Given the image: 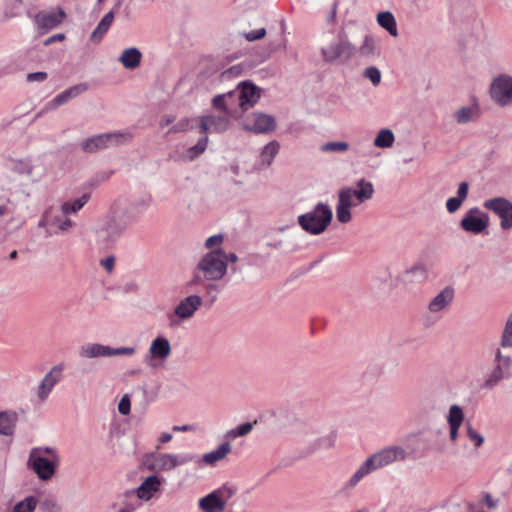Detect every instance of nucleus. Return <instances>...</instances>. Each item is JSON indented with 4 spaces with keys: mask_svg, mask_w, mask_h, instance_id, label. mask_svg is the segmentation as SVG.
Listing matches in <instances>:
<instances>
[{
    "mask_svg": "<svg viewBox=\"0 0 512 512\" xmlns=\"http://www.w3.org/2000/svg\"><path fill=\"white\" fill-rule=\"evenodd\" d=\"M408 456L409 452L401 445L383 447L359 465L355 472L343 483L340 492L345 495L350 494L365 477L395 462H403Z\"/></svg>",
    "mask_w": 512,
    "mask_h": 512,
    "instance_id": "1",
    "label": "nucleus"
},
{
    "mask_svg": "<svg viewBox=\"0 0 512 512\" xmlns=\"http://www.w3.org/2000/svg\"><path fill=\"white\" fill-rule=\"evenodd\" d=\"M374 186L372 182L360 179L355 187H344L338 191V200L336 204V218L346 224L352 220L351 209L370 199L374 195Z\"/></svg>",
    "mask_w": 512,
    "mask_h": 512,
    "instance_id": "2",
    "label": "nucleus"
},
{
    "mask_svg": "<svg viewBox=\"0 0 512 512\" xmlns=\"http://www.w3.org/2000/svg\"><path fill=\"white\" fill-rule=\"evenodd\" d=\"M59 463V456L55 448L50 446L34 447L30 450L27 467L42 481L50 480Z\"/></svg>",
    "mask_w": 512,
    "mask_h": 512,
    "instance_id": "3",
    "label": "nucleus"
},
{
    "mask_svg": "<svg viewBox=\"0 0 512 512\" xmlns=\"http://www.w3.org/2000/svg\"><path fill=\"white\" fill-rule=\"evenodd\" d=\"M356 51L357 47L349 40L347 34L340 32L321 47L320 54L324 63L341 65L349 62Z\"/></svg>",
    "mask_w": 512,
    "mask_h": 512,
    "instance_id": "4",
    "label": "nucleus"
},
{
    "mask_svg": "<svg viewBox=\"0 0 512 512\" xmlns=\"http://www.w3.org/2000/svg\"><path fill=\"white\" fill-rule=\"evenodd\" d=\"M126 228L127 224L123 217L116 212H110L96 223L94 229L96 241L101 246H111L123 235Z\"/></svg>",
    "mask_w": 512,
    "mask_h": 512,
    "instance_id": "5",
    "label": "nucleus"
},
{
    "mask_svg": "<svg viewBox=\"0 0 512 512\" xmlns=\"http://www.w3.org/2000/svg\"><path fill=\"white\" fill-rule=\"evenodd\" d=\"M333 217L332 209L325 203L319 202L314 208L298 216V224L312 235L323 233Z\"/></svg>",
    "mask_w": 512,
    "mask_h": 512,
    "instance_id": "6",
    "label": "nucleus"
},
{
    "mask_svg": "<svg viewBox=\"0 0 512 512\" xmlns=\"http://www.w3.org/2000/svg\"><path fill=\"white\" fill-rule=\"evenodd\" d=\"M224 250L214 249L204 254L196 265V270L200 272L208 281H219L227 274V265L224 263Z\"/></svg>",
    "mask_w": 512,
    "mask_h": 512,
    "instance_id": "7",
    "label": "nucleus"
},
{
    "mask_svg": "<svg viewBox=\"0 0 512 512\" xmlns=\"http://www.w3.org/2000/svg\"><path fill=\"white\" fill-rule=\"evenodd\" d=\"M505 348L496 347L494 349L493 367L486 376L483 387L494 388L501 381L509 379L512 375V356L504 353Z\"/></svg>",
    "mask_w": 512,
    "mask_h": 512,
    "instance_id": "8",
    "label": "nucleus"
},
{
    "mask_svg": "<svg viewBox=\"0 0 512 512\" xmlns=\"http://www.w3.org/2000/svg\"><path fill=\"white\" fill-rule=\"evenodd\" d=\"M133 135L130 131H116L89 137L81 142L84 152L93 153L100 149L119 146L128 143Z\"/></svg>",
    "mask_w": 512,
    "mask_h": 512,
    "instance_id": "9",
    "label": "nucleus"
},
{
    "mask_svg": "<svg viewBox=\"0 0 512 512\" xmlns=\"http://www.w3.org/2000/svg\"><path fill=\"white\" fill-rule=\"evenodd\" d=\"M237 492L234 485L224 484L213 490L198 501V506L203 512H222L229 499Z\"/></svg>",
    "mask_w": 512,
    "mask_h": 512,
    "instance_id": "10",
    "label": "nucleus"
},
{
    "mask_svg": "<svg viewBox=\"0 0 512 512\" xmlns=\"http://www.w3.org/2000/svg\"><path fill=\"white\" fill-rule=\"evenodd\" d=\"M28 15L32 19L33 24L40 35L46 34L57 28L62 24L66 17L65 11L61 8L41 10L33 15L31 13Z\"/></svg>",
    "mask_w": 512,
    "mask_h": 512,
    "instance_id": "11",
    "label": "nucleus"
},
{
    "mask_svg": "<svg viewBox=\"0 0 512 512\" xmlns=\"http://www.w3.org/2000/svg\"><path fill=\"white\" fill-rule=\"evenodd\" d=\"M489 95L500 107L512 105V76L500 74L494 77L490 83Z\"/></svg>",
    "mask_w": 512,
    "mask_h": 512,
    "instance_id": "12",
    "label": "nucleus"
},
{
    "mask_svg": "<svg viewBox=\"0 0 512 512\" xmlns=\"http://www.w3.org/2000/svg\"><path fill=\"white\" fill-rule=\"evenodd\" d=\"M171 344L163 336H157L152 340L143 362L151 369L160 368L171 354Z\"/></svg>",
    "mask_w": 512,
    "mask_h": 512,
    "instance_id": "13",
    "label": "nucleus"
},
{
    "mask_svg": "<svg viewBox=\"0 0 512 512\" xmlns=\"http://www.w3.org/2000/svg\"><path fill=\"white\" fill-rule=\"evenodd\" d=\"M202 304V297L196 294L183 298L175 306L173 312L168 316L170 324L178 325L181 321L191 319Z\"/></svg>",
    "mask_w": 512,
    "mask_h": 512,
    "instance_id": "14",
    "label": "nucleus"
},
{
    "mask_svg": "<svg viewBox=\"0 0 512 512\" xmlns=\"http://www.w3.org/2000/svg\"><path fill=\"white\" fill-rule=\"evenodd\" d=\"M483 207L492 211L500 219L503 230L512 229V202L504 197H494L483 202Z\"/></svg>",
    "mask_w": 512,
    "mask_h": 512,
    "instance_id": "15",
    "label": "nucleus"
},
{
    "mask_svg": "<svg viewBox=\"0 0 512 512\" xmlns=\"http://www.w3.org/2000/svg\"><path fill=\"white\" fill-rule=\"evenodd\" d=\"M489 225V216L482 212L478 207H472L463 215L459 226L460 228L471 234L483 233Z\"/></svg>",
    "mask_w": 512,
    "mask_h": 512,
    "instance_id": "16",
    "label": "nucleus"
},
{
    "mask_svg": "<svg viewBox=\"0 0 512 512\" xmlns=\"http://www.w3.org/2000/svg\"><path fill=\"white\" fill-rule=\"evenodd\" d=\"M233 97L237 96L238 107L244 112L252 108L260 99V90L254 84L243 81L235 90L231 91Z\"/></svg>",
    "mask_w": 512,
    "mask_h": 512,
    "instance_id": "17",
    "label": "nucleus"
},
{
    "mask_svg": "<svg viewBox=\"0 0 512 512\" xmlns=\"http://www.w3.org/2000/svg\"><path fill=\"white\" fill-rule=\"evenodd\" d=\"M196 460V455L192 453H163L155 459L156 468L159 471H171L179 466L192 463Z\"/></svg>",
    "mask_w": 512,
    "mask_h": 512,
    "instance_id": "18",
    "label": "nucleus"
},
{
    "mask_svg": "<svg viewBox=\"0 0 512 512\" xmlns=\"http://www.w3.org/2000/svg\"><path fill=\"white\" fill-rule=\"evenodd\" d=\"M64 370L63 364L53 366L50 371L43 377L37 387V397L40 401L44 402L48 399L51 391L58 382L62 379Z\"/></svg>",
    "mask_w": 512,
    "mask_h": 512,
    "instance_id": "19",
    "label": "nucleus"
},
{
    "mask_svg": "<svg viewBox=\"0 0 512 512\" xmlns=\"http://www.w3.org/2000/svg\"><path fill=\"white\" fill-rule=\"evenodd\" d=\"M199 122L200 132L203 134L222 133L230 126V120L226 115H202L196 118Z\"/></svg>",
    "mask_w": 512,
    "mask_h": 512,
    "instance_id": "20",
    "label": "nucleus"
},
{
    "mask_svg": "<svg viewBox=\"0 0 512 512\" xmlns=\"http://www.w3.org/2000/svg\"><path fill=\"white\" fill-rule=\"evenodd\" d=\"M465 420L463 408L458 404L449 407L446 422L449 428V440L455 444L459 439V431Z\"/></svg>",
    "mask_w": 512,
    "mask_h": 512,
    "instance_id": "21",
    "label": "nucleus"
},
{
    "mask_svg": "<svg viewBox=\"0 0 512 512\" xmlns=\"http://www.w3.org/2000/svg\"><path fill=\"white\" fill-rule=\"evenodd\" d=\"M160 486L161 479L157 475H150L140 484L139 487L128 490V495H136L140 501L146 502L160 490Z\"/></svg>",
    "mask_w": 512,
    "mask_h": 512,
    "instance_id": "22",
    "label": "nucleus"
},
{
    "mask_svg": "<svg viewBox=\"0 0 512 512\" xmlns=\"http://www.w3.org/2000/svg\"><path fill=\"white\" fill-rule=\"evenodd\" d=\"M455 297L454 288L447 286L443 288L437 295H435L428 304V310L432 314H438L452 304Z\"/></svg>",
    "mask_w": 512,
    "mask_h": 512,
    "instance_id": "23",
    "label": "nucleus"
},
{
    "mask_svg": "<svg viewBox=\"0 0 512 512\" xmlns=\"http://www.w3.org/2000/svg\"><path fill=\"white\" fill-rule=\"evenodd\" d=\"M79 356L83 359L112 357V347L97 342H88L80 346Z\"/></svg>",
    "mask_w": 512,
    "mask_h": 512,
    "instance_id": "24",
    "label": "nucleus"
},
{
    "mask_svg": "<svg viewBox=\"0 0 512 512\" xmlns=\"http://www.w3.org/2000/svg\"><path fill=\"white\" fill-rule=\"evenodd\" d=\"M86 89H87V86L85 84H79V85H75V86H72V87L64 90L63 92L58 94L51 102H49L47 104V107L45 108V110L40 111L37 114V116L39 117L45 111L55 109L65 103H67L69 100L77 97L78 95H80L81 93L86 91Z\"/></svg>",
    "mask_w": 512,
    "mask_h": 512,
    "instance_id": "25",
    "label": "nucleus"
},
{
    "mask_svg": "<svg viewBox=\"0 0 512 512\" xmlns=\"http://www.w3.org/2000/svg\"><path fill=\"white\" fill-rule=\"evenodd\" d=\"M231 450V444L226 441L221 443L216 449L203 454L201 458L196 456V460L194 462L198 464L204 463L210 467H214L218 462L224 460Z\"/></svg>",
    "mask_w": 512,
    "mask_h": 512,
    "instance_id": "26",
    "label": "nucleus"
},
{
    "mask_svg": "<svg viewBox=\"0 0 512 512\" xmlns=\"http://www.w3.org/2000/svg\"><path fill=\"white\" fill-rule=\"evenodd\" d=\"M19 421V414L15 410L0 411V435L12 437L15 434Z\"/></svg>",
    "mask_w": 512,
    "mask_h": 512,
    "instance_id": "27",
    "label": "nucleus"
},
{
    "mask_svg": "<svg viewBox=\"0 0 512 512\" xmlns=\"http://www.w3.org/2000/svg\"><path fill=\"white\" fill-rule=\"evenodd\" d=\"M479 116L480 107L476 101L469 106H462L454 112V119L460 125L474 122Z\"/></svg>",
    "mask_w": 512,
    "mask_h": 512,
    "instance_id": "28",
    "label": "nucleus"
},
{
    "mask_svg": "<svg viewBox=\"0 0 512 512\" xmlns=\"http://www.w3.org/2000/svg\"><path fill=\"white\" fill-rule=\"evenodd\" d=\"M275 126L276 122L274 117L259 113L254 115L253 124L246 126V128L256 133H267L274 130Z\"/></svg>",
    "mask_w": 512,
    "mask_h": 512,
    "instance_id": "29",
    "label": "nucleus"
},
{
    "mask_svg": "<svg viewBox=\"0 0 512 512\" xmlns=\"http://www.w3.org/2000/svg\"><path fill=\"white\" fill-rule=\"evenodd\" d=\"M141 59V51L136 47H130L122 51L118 60L126 69L132 70L140 65Z\"/></svg>",
    "mask_w": 512,
    "mask_h": 512,
    "instance_id": "30",
    "label": "nucleus"
},
{
    "mask_svg": "<svg viewBox=\"0 0 512 512\" xmlns=\"http://www.w3.org/2000/svg\"><path fill=\"white\" fill-rule=\"evenodd\" d=\"M90 197L89 193H83L78 198L66 200L60 205V212L69 216L74 215L88 203Z\"/></svg>",
    "mask_w": 512,
    "mask_h": 512,
    "instance_id": "31",
    "label": "nucleus"
},
{
    "mask_svg": "<svg viewBox=\"0 0 512 512\" xmlns=\"http://www.w3.org/2000/svg\"><path fill=\"white\" fill-rule=\"evenodd\" d=\"M114 21V10H110L107 12L103 18L100 20L96 28L91 33L90 39L91 41L98 43L100 42L104 35L109 30L110 26L112 25Z\"/></svg>",
    "mask_w": 512,
    "mask_h": 512,
    "instance_id": "32",
    "label": "nucleus"
},
{
    "mask_svg": "<svg viewBox=\"0 0 512 512\" xmlns=\"http://www.w3.org/2000/svg\"><path fill=\"white\" fill-rule=\"evenodd\" d=\"M280 145L276 140L267 143L260 151L259 161L262 168L269 167L279 152Z\"/></svg>",
    "mask_w": 512,
    "mask_h": 512,
    "instance_id": "33",
    "label": "nucleus"
},
{
    "mask_svg": "<svg viewBox=\"0 0 512 512\" xmlns=\"http://www.w3.org/2000/svg\"><path fill=\"white\" fill-rule=\"evenodd\" d=\"M356 53L363 59H372L379 55L376 42L373 36L366 34Z\"/></svg>",
    "mask_w": 512,
    "mask_h": 512,
    "instance_id": "34",
    "label": "nucleus"
},
{
    "mask_svg": "<svg viewBox=\"0 0 512 512\" xmlns=\"http://www.w3.org/2000/svg\"><path fill=\"white\" fill-rule=\"evenodd\" d=\"M377 23L385 29L391 36H398L397 22L390 11H383L377 14Z\"/></svg>",
    "mask_w": 512,
    "mask_h": 512,
    "instance_id": "35",
    "label": "nucleus"
},
{
    "mask_svg": "<svg viewBox=\"0 0 512 512\" xmlns=\"http://www.w3.org/2000/svg\"><path fill=\"white\" fill-rule=\"evenodd\" d=\"M395 142V135L391 129L384 128L378 131L373 144L377 148H391Z\"/></svg>",
    "mask_w": 512,
    "mask_h": 512,
    "instance_id": "36",
    "label": "nucleus"
},
{
    "mask_svg": "<svg viewBox=\"0 0 512 512\" xmlns=\"http://www.w3.org/2000/svg\"><path fill=\"white\" fill-rule=\"evenodd\" d=\"M140 506L141 502L136 495L130 496L128 490H126L121 495V503L116 512H135Z\"/></svg>",
    "mask_w": 512,
    "mask_h": 512,
    "instance_id": "37",
    "label": "nucleus"
},
{
    "mask_svg": "<svg viewBox=\"0 0 512 512\" xmlns=\"http://www.w3.org/2000/svg\"><path fill=\"white\" fill-rule=\"evenodd\" d=\"M498 347L512 349V311L506 318Z\"/></svg>",
    "mask_w": 512,
    "mask_h": 512,
    "instance_id": "38",
    "label": "nucleus"
},
{
    "mask_svg": "<svg viewBox=\"0 0 512 512\" xmlns=\"http://www.w3.org/2000/svg\"><path fill=\"white\" fill-rule=\"evenodd\" d=\"M49 223L51 226L62 232L70 230L75 225V223L69 218V215L63 213L53 216L49 220Z\"/></svg>",
    "mask_w": 512,
    "mask_h": 512,
    "instance_id": "39",
    "label": "nucleus"
},
{
    "mask_svg": "<svg viewBox=\"0 0 512 512\" xmlns=\"http://www.w3.org/2000/svg\"><path fill=\"white\" fill-rule=\"evenodd\" d=\"M233 97V93L231 91L219 94L213 97L212 106L217 110L224 111L226 114L231 116L230 108H229V99Z\"/></svg>",
    "mask_w": 512,
    "mask_h": 512,
    "instance_id": "40",
    "label": "nucleus"
},
{
    "mask_svg": "<svg viewBox=\"0 0 512 512\" xmlns=\"http://www.w3.org/2000/svg\"><path fill=\"white\" fill-rule=\"evenodd\" d=\"M465 433L475 448H480L484 444V436L474 428L471 422L465 423Z\"/></svg>",
    "mask_w": 512,
    "mask_h": 512,
    "instance_id": "41",
    "label": "nucleus"
},
{
    "mask_svg": "<svg viewBox=\"0 0 512 512\" xmlns=\"http://www.w3.org/2000/svg\"><path fill=\"white\" fill-rule=\"evenodd\" d=\"M38 500L35 496H27L23 500L17 502L11 512H34Z\"/></svg>",
    "mask_w": 512,
    "mask_h": 512,
    "instance_id": "42",
    "label": "nucleus"
},
{
    "mask_svg": "<svg viewBox=\"0 0 512 512\" xmlns=\"http://www.w3.org/2000/svg\"><path fill=\"white\" fill-rule=\"evenodd\" d=\"M349 149L345 141H330L321 145L320 151L324 153H344Z\"/></svg>",
    "mask_w": 512,
    "mask_h": 512,
    "instance_id": "43",
    "label": "nucleus"
},
{
    "mask_svg": "<svg viewBox=\"0 0 512 512\" xmlns=\"http://www.w3.org/2000/svg\"><path fill=\"white\" fill-rule=\"evenodd\" d=\"M409 281L422 282L427 278V271L421 264H416L405 271Z\"/></svg>",
    "mask_w": 512,
    "mask_h": 512,
    "instance_id": "44",
    "label": "nucleus"
},
{
    "mask_svg": "<svg viewBox=\"0 0 512 512\" xmlns=\"http://www.w3.org/2000/svg\"><path fill=\"white\" fill-rule=\"evenodd\" d=\"M253 428V424L250 422L242 423L238 425L237 427L230 429L226 433V437L228 439H236L238 437L246 436L251 432Z\"/></svg>",
    "mask_w": 512,
    "mask_h": 512,
    "instance_id": "45",
    "label": "nucleus"
},
{
    "mask_svg": "<svg viewBox=\"0 0 512 512\" xmlns=\"http://www.w3.org/2000/svg\"><path fill=\"white\" fill-rule=\"evenodd\" d=\"M207 143H208V137L207 136L201 137L194 146H192L191 148L188 149L187 158L189 160H193L196 157H198L199 155H201L206 150Z\"/></svg>",
    "mask_w": 512,
    "mask_h": 512,
    "instance_id": "46",
    "label": "nucleus"
},
{
    "mask_svg": "<svg viewBox=\"0 0 512 512\" xmlns=\"http://www.w3.org/2000/svg\"><path fill=\"white\" fill-rule=\"evenodd\" d=\"M197 121L196 119H190V118H183L180 121H178L176 124H174L170 130L169 133H178V132H185L190 129L194 128L193 122Z\"/></svg>",
    "mask_w": 512,
    "mask_h": 512,
    "instance_id": "47",
    "label": "nucleus"
},
{
    "mask_svg": "<svg viewBox=\"0 0 512 512\" xmlns=\"http://www.w3.org/2000/svg\"><path fill=\"white\" fill-rule=\"evenodd\" d=\"M364 77L369 79L374 86H377L381 82V72L375 66L367 67L363 73Z\"/></svg>",
    "mask_w": 512,
    "mask_h": 512,
    "instance_id": "48",
    "label": "nucleus"
},
{
    "mask_svg": "<svg viewBox=\"0 0 512 512\" xmlns=\"http://www.w3.org/2000/svg\"><path fill=\"white\" fill-rule=\"evenodd\" d=\"M224 236L222 234H215L208 237L205 241V247L210 249V251L214 249H220L219 246L223 243Z\"/></svg>",
    "mask_w": 512,
    "mask_h": 512,
    "instance_id": "49",
    "label": "nucleus"
},
{
    "mask_svg": "<svg viewBox=\"0 0 512 512\" xmlns=\"http://www.w3.org/2000/svg\"><path fill=\"white\" fill-rule=\"evenodd\" d=\"M118 411L121 415L127 416L131 411V399L128 394L122 396L118 403Z\"/></svg>",
    "mask_w": 512,
    "mask_h": 512,
    "instance_id": "50",
    "label": "nucleus"
},
{
    "mask_svg": "<svg viewBox=\"0 0 512 512\" xmlns=\"http://www.w3.org/2000/svg\"><path fill=\"white\" fill-rule=\"evenodd\" d=\"M242 35L247 41L253 42V41L260 40V39L264 38L266 35V29L259 28V29L252 30L249 32H244Z\"/></svg>",
    "mask_w": 512,
    "mask_h": 512,
    "instance_id": "51",
    "label": "nucleus"
},
{
    "mask_svg": "<svg viewBox=\"0 0 512 512\" xmlns=\"http://www.w3.org/2000/svg\"><path fill=\"white\" fill-rule=\"evenodd\" d=\"M151 203H152V198L150 196H146V197H140V198L136 199L132 203V206L137 211H145L150 207Z\"/></svg>",
    "mask_w": 512,
    "mask_h": 512,
    "instance_id": "52",
    "label": "nucleus"
},
{
    "mask_svg": "<svg viewBox=\"0 0 512 512\" xmlns=\"http://www.w3.org/2000/svg\"><path fill=\"white\" fill-rule=\"evenodd\" d=\"M463 202L464 201H462L461 199L454 196V197H450L447 199L445 206H446L447 211L450 214H453L460 209Z\"/></svg>",
    "mask_w": 512,
    "mask_h": 512,
    "instance_id": "53",
    "label": "nucleus"
},
{
    "mask_svg": "<svg viewBox=\"0 0 512 512\" xmlns=\"http://www.w3.org/2000/svg\"><path fill=\"white\" fill-rule=\"evenodd\" d=\"M43 511L45 512H61V507L58 502L54 499H46L41 504Z\"/></svg>",
    "mask_w": 512,
    "mask_h": 512,
    "instance_id": "54",
    "label": "nucleus"
},
{
    "mask_svg": "<svg viewBox=\"0 0 512 512\" xmlns=\"http://www.w3.org/2000/svg\"><path fill=\"white\" fill-rule=\"evenodd\" d=\"M136 353L135 347H112V357L115 356H132Z\"/></svg>",
    "mask_w": 512,
    "mask_h": 512,
    "instance_id": "55",
    "label": "nucleus"
},
{
    "mask_svg": "<svg viewBox=\"0 0 512 512\" xmlns=\"http://www.w3.org/2000/svg\"><path fill=\"white\" fill-rule=\"evenodd\" d=\"M115 261V257L113 255H109L100 260V265L110 274L114 270Z\"/></svg>",
    "mask_w": 512,
    "mask_h": 512,
    "instance_id": "56",
    "label": "nucleus"
},
{
    "mask_svg": "<svg viewBox=\"0 0 512 512\" xmlns=\"http://www.w3.org/2000/svg\"><path fill=\"white\" fill-rule=\"evenodd\" d=\"M48 75L46 72L38 71L27 74L26 80L28 82H44Z\"/></svg>",
    "mask_w": 512,
    "mask_h": 512,
    "instance_id": "57",
    "label": "nucleus"
},
{
    "mask_svg": "<svg viewBox=\"0 0 512 512\" xmlns=\"http://www.w3.org/2000/svg\"><path fill=\"white\" fill-rule=\"evenodd\" d=\"M469 193V184L467 182H461L457 188V194L455 197L465 201Z\"/></svg>",
    "mask_w": 512,
    "mask_h": 512,
    "instance_id": "58",
    "label": "nucleus"
},
{
    "mask_svg": "<svg viewBox=\"0 0 512 512\" xmlns=\"http://www.w3.org/2000/svg\"><path fill=\"white\" fill-rule=\"evenodd\" d=\"M242 70H243V68L241 65H234V66L230 67L229 69L225 70L222 73V76L224 78L229 79L230 77H235V76L240 75Z\"/></svg>",
    "mask_w": 512,
    "mask_h": 512,
    "instance_id": "59",
    "label": "nucleus"
},
{
    "mask_svg": "<svg viewBox=\"0 0 512 512\" xmlns=\"http://www.w3.org/2000/svg\"><path fill=\"white\" fill-rule=\"evenodd\" d=\"M483 502L489 509H495L498 507L499 500L492 497L489 493L483 494Z\"/></svg>",
    "mask_w": 512,
    "mask_h": 512,
    "instance_id": "60",
    "label": "nucleus"
},
{
    "mask_svg": "<svg viewBox=\"0 0 512 512\" xmlns=\"http://www.w3.org/2000/svg\"><path fill=\"white\" fill-rule=\"evenodd\" d=\"M66 38L65 34L63 33H57V34H54L48 38H46L44 41H43V45L44 46H50L52 45L53 43L55 42H61V41H64Z\"/></svg>",
    "mask_w": 512,
    "mask_h": 512,
    "instance_id": "61",
    "label": "nucleus"
},
{
    "mask_svg": "<svg viewBox=\"0 0 512 512\" xmlns=\"http://www.w3.org/2000/svg\"><path fill=\"white\" fill-rule=\"evenodd\" d=\"M338 0H335L332 4V8H331V11L329 13V15L327 16V22L328 23H333L336 19V14H337V8H338Z\"/></svg>",
    "mask_w": 512,
    "mask_h": 512,
    "instance_id": "62",
    "label": "nucleus"
},
{
    "mask_svg": "<svg viewBox=\"0 0 512 512\" xmlns=\"http://www.w3.org/2000/svg\"><path fill=\"white\" fill-rule=\"evenodd\" d=\"M200 272H198L196 269H195V273H194V276L193 278L187 282V287L188 288H192L194 285L198 284L201 282V276L199 275Z\"/></svg>",
    "mask_w": 512,
    "mask_h": 512,
    "instance_id": "63",
    "label": "nucleus"
},
{
    "mask_svg": "<svg viewBox=\"0 0 512 512\" xmlns=\"http://www.w3.org/2000/svg\"><path fill=\"white\" fill-rule=\"evenodd\" d=\"M174 432H189L193 430V426L191 425H174L172 427Z\"/></svg>",
    "mask_w": 512,
    "mask_h": 512,
    "instance_id": "64",
    "label": "nucleus"
}]
</instances>
